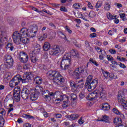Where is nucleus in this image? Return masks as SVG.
Wrapping results in <instances>:
<instances>
[{
    "mask_svg": "<svg viewBox=\"0 0 127 127\" xmlns=\"http://www.w3.org/2000/svg\"><path fill=\"white\" fill-rule=\"evenodd\" d=\"M88 66L85 65H81L79 67H77L75 69L73 72V76L76 79L75 81V84L77 85L76 87L77 89L83 88L84 86V79H82L80 80H78L80 79V75L82 76L83 78L87 77L88 75Z\"/></svg>",
    "mask_w": 127,
    "mask_h": 127,
    "instance_id": "nucleus-1",
    "label": "nucleus"
},
{
    "mask_svg": "<svg viewBox=\"0 0 127 127\" xmlns=\"http://www.w3.org/2000/svg\"><path fill=\"white\" fill-rule=\"evenodd\" d=\"M31 74L29 72H26L23 75L22 77L20 75L18 74L14 77V78L10 81L9 86L11 88H14L15 86H17L19 84L20 81H21L23 84L27 83L29 80L31 79L30 77Z\"/></svg>",
    "mask_w": 127,
    "mask_h": 127,
    "instance_id": "nucleus-2",
    "label": "nucleus"
},
{
    "mask_svg": "<svg viewBox=\"0 0 127 127\" xmlns=\"http://www.w3.org/2000/svg\"><path fill=\"white\" fill-rule=\"evenodd\" d=\"M48 78L53 80L55 85H61L65 82L64 77L62 76L59 72L55 70H51L47 72Z\"/></svg>",
    "mask_w": 127,
    "mask_h": 127,
    "instance_id": "nucleus-3",
    "label": "nucleus"
},
{
    "mask_svg": "<svg viewBox=\"0 0 127 127\" xmlns=\"http://www.w3.org/2000/svg\"><path fill=\"white\" fill-rule=\"evenodd\" d=\"M27 37H20L19 35V32L15 31L13 33L12 38L14 41V43H15L17 45L23 43L24 44H27L29 42Z\"/></svg>",
    "mask_w": 127,
    "mask_h": 127,
    "instance_id": "nucleus-4",
    "label": "nucleus"
},
{
    "mask_svg": "<svg viewBox=\"0 0 127 127\" xmlns=\"http://www.w3.org/2000/svg\"><path fill=\"white\" fill-rule=\"evenodd\" d=\"M71 65V56L68 54H65L62 58L61 63V68L63 70H67Z\"/></svg>",
    "mask_w": 127,
    "mask_h": 127,
    "instance_id": "nucleus-5",
    "label": "nucleus"
},
{
    "mask_svg": "<svg viewBox=\"0 0 127 127\" xmlns=\"http://www.w3.org/2000/svg\"><path fill=\"white\" fill-rule=\"evenodd\" d=\"M60 92L59 91H56L55 93L50 92L49 90L46 89L43 92V96L45 100H48V99H51L53 98L55 99L57 98V95H59Z\"/></svg>",
    "mask_w": 127,
    "mask_h": 127,
    "instance_id": "nucleus-6",
    "label": "nucleus"
},
{
    "mask_svg": "<svg viewBox=\"0 0 127 127\" xmlns=\"http://www.w3.org/2000/svg\"><path fill=\"white\" fill-rule=\"evenodd\" d=\"M20 37H32V29L22 28L19 32Z\"/></svg>",
    "mask_w": 127,
    "mask_h": 127,
    "instance_id": "nucleus-7",
    "label": "nucleus"
},
{
    "mask_svg": "<svg viewBox=\"0 0 127 127\" xmlns=\"http://www.w3.org/2000/svg\"><path fill=\"white\" fill-rule=\"evenodd\" d=\"M4 61L5 62L4 67H5V68L9 69V68H11V67L13 66V60L11 56L8 55H5L4 57Z\"/></svg>",
    "mask_w": 127,
    "mask_h": 127,
    "instance_id": "nucleus-8",
    "label": "nucleus"
},
{
    "mask_svg": "<svg viewBox=\"0 0 127 127\" xmlns=\"http://www.w3.org/2000/svg\"><path fill=\"white\" fill-rule=\"evenodd\" d=\"M98 83L99 81H98V79H94L87 85V86L85 87V88L88 89L89 92H92V91L96 89L97 85H98Z\"/></svg>",
    "mask_w": 127,
    "mask_h": 127,
    "instance_id": "nucleus-9",
    "label": "nucleus"
},
{
    "mask_svg": "<svg viewBox=\"0 0 127 127\" xmlns=\"http://www.w3.org/2000/svg\"><path fill=\"white\" fill-rule=\"evenodd\" d=\"M21 97L23 100H26V99H28V96L30 95V99L31 100V95L32 94V93L31 91H29V90L26 88H24L22 90V91L21 92Z\"/></svg>",
    "mask_w": 127,
    "mask_h": 127,
    "instance_id": "nucleus-10",
    "label": "nucleus"
},
{
    "mask_svg": "<svg viewBox=\"0 0 127 127\" xmlns=\"http://www.w3.org/2000/svg\"><path fill=\"white\" fill-rule=\"evenodd\" d=\"M62 51H64L63 47H60L59 46H56L55 48H52L50 54L53 56H55L59 54V53L62 52Z\"/></svg>",
    "mask_w": 127,
    "mask_h": 127,
    "instance_id": "nucleus-11",
    "label": "nucleus"
},
{
    "mask_svg": "<svg viewBox=\"0 0 127 127\" xmlns=\"http://www.w3.org/2000/svg\"><path fill=\"white\" fill-rule=\"evenodd\" d=\"M96 92L98 98L101 99V100L106 99V97H107V93H106V91L104 90V88L101 87L98 90H96Z\"/></svg>",
    "mask_w": 127,
    "mask_h": 127,
    "instance_id": "nucleus-12",
    "label": "nucleus"
},
{
    "mask_svg": "<svg viewBox=\"0 0 127 127\" xmlns=\"http://www.w3.org/2000/svg\"><path fill=\"white\" fill-rule=\"evenodd\" d=\"M20 88L19 87H15L14 89V93L13 94L14 100L16 102H19L20 100Z\"/></svg>",
    "mask_w": 127,
    "mask_h": 127,
    "instance_id": "nucleus-13",
    "label": "nucleus"
},
{
    "mask_svg": "<svg viewBox=\"0 0 127 127\" xmlns=\"http://www.w3.org/2000/svg\"><path fill=\"white\" fill-rule=\"evenodd\" d=\"M35 88L34 89H33V91H34V92H33V99L32 101H36V100L38 98V91H39V89H40V90H41V89L42 90V88H41V86L39 85H36V86H35Z\"/></svg>",
    "mask_w": 127,
    "mask_h": 127,
    "instance_id": "nucleus-14",
    "label": "nucleus"
},
{
    "mask_svg": "<svg viewBox=\"0 0 127 127\" xmlns=\"http://www.w3.org/2000/svg\"><path fill=\"white\" fill-rule=\"evenodd\" d=\"M98 99V94L97 93V90L94 91L93 92L90 93L88 95L87 97V99L88 101H95Z\"/></svg>",
    "mask_w": 127,
    "mask_h": 127,
    "instance_id": "nucleus-15",
    "label": "nucleus"
},
{
    "mask_svg": "<svg viewBox=\"0 0 127 127\" xmlns=\"http://www.w3.org/2000/svg\"><path fill=\"white\" fill-rule=\"evenodd\" d=\"M19 58L20 61L22 62V63H26V62L28 61V57L27 56V55H26L25 53L23 52L20 53Z\"/></svg>",
    "mask_w": 127,
    "mask_h": 127,
    "instance_id": "nucleus-16",
    "label": "nucleus"
},
{
    "mask_svg": "<svg viewBox=\"0 0 127 127\" xmlns=\"http://www.w3.org/2000/svg\"><path fill=\"white\" fill-rule=\"evenodd\" d=\"M62 100L63 101V104L62 106L63 108H67L68 107L69 104V97L67 95H63L61 96Z\"/></svg>",
    "mask_w": 127,
    "mask_h": 127,
    "instance_id": "nucleus-17",
    "label": "nucleus"
},
{
    "mask_svg": "<svg viewBox=\"0 0 127 127\" xmlns=\"http://www.w3.org/2000/svg\"><path fill=\"white\" fill-rule=\"evenodd\" d=\"M70 86L71 88L72 92H79V88H77V85H76V83L73 80L69 81Z\"/></svg>",
    "mask_w": 127,
    "mask_h": 127,
    "instance_id": "nucleus-18",
    "label": "nucleus"
},
{
    "mask_svg": "<svg viewBox=\"0 0 127 127\" xmlns=\"http://www.w3.org/2000/svg\"><path fill=\"white\" fill-rule=\"evenodd\" d=\"M33 84H36V85H41V84H42V78L40 76H33Z\"/></svg>",
    "mask_w": 127,
    "mask_h": 127,
    "instance_id": "nucleus-19",
    "label": "nucleus"
},
{
    "mask_svg": "<svg viewBox=\"0 0 127 127\" xmlns=\"http://www.w3.org/2000/svg\"><path fill=\"white\" fill-rule=\"evenodd\" d=\"M98 122H104L107 124H111V121H110V117L108 116H103L102 119H98L97 120Z\"/></svg>",
    "mask_w": 127,
    "mask_h": 127,
    "instance_id": "nucleus-20",
    "label": "nucleus"
},
{
    "mask_svg": "<svg viewBox=\"0 0 127 127\" xmlns=\"http://www.w3.org/2000/svg\"><path fill=\"white\" fill-rule=\"evenodd\" d=\"M68 55H70V56H71L72 57H74V58H78L79 57V53L78 52V51L76 50H72L70 52V54H68Z\"/></svg>",
    "mask_w": 127,
    "mask_h": 127,
    "instance_id": "nucleus-21",
    "label": "nucleus"
},
{
    "mask_svg": "<svg viewBox=\"0 0 127 127\" xmlns=\"http://www.w3.org/2000/svg\"><path fill=\"white\" fill-rule=\"evenodd\" d=\"M80 117V116L78 114H73L71 115H68L67 116V119H69L70 121H74L75 120H77Z\"/></svg>",
    "mask_w": 127,
    "mask_h": 127,
    "instance_id": "nucleus-22",
    "label": "nucleus"
},
{
    "mask_svg": "<svg viewBox=\"0 0 127 127\" xmlns=\"http://www.w3.org/2000/svg\"><path fill=\"white\" fill-rule=\"evenodd\" d=\"M113 123L114 125H116L117 126H120V125H122V123H123V121H122V119L116 118H115Z\"/></svg>",
    "mask_w": 127,
    "mask_h": 127,
    "instance_id": "nucleus-23",
    "label": "nucleus"
},
{
    "mask_svg": "<svg viewBox=\"0 0 127 127\" xmlns=\"http://www.w3.org/2000/svg\"><path fill=\"white\" fill-rule=\"evenodd\" d=\"M93 80V75H89L86 81L85 82V87H88V85L91 83V81Z\"/></svg>",
    "mask_w": 127,
    "mask_h": 127,
    "instance_id": "nucleus-24",
    "label": "nucleus"
},
{
    "mask_svg": "<svg viewBox=\"0 0 127 127\" xmlns=\"http://www.w3.org/2000/svg\"><path fill=\"white\" fill-rule=\"evenodd\" d=\"M85 47L87 50H88V51H93V48L91 47L90 43H89L88 41H85Z\"/></svg>",
    "mask_w": 127,
    "mask_h": 127,
    "instance_id": "nucleus-25",
    "label": "nucleus"
},
{
    "mask_svg": "<svg viewBox=\"0 0 127 127\" xmlns=\"http://www.w3.org/2000/svg\"><path fill=\"white\" fill-rule=\"evenodd\" d=\"M6 49H9L10 51H12L14 49V47H13V45L12 43H7V44L5 46Z\"/></svg>",
    "mask_w": 127,
    "mask_h": 127,
    "instance_id": "nucleus-26",
    "label": "nucleus"
},
{
    "mask_svg": "<svg viewBox=\"0 0 127 127\" xmlns=\"http://www.w3.org/2000/svg\"><path fill=\"white\" fill-rule=\"evenodd\" d=\"M32 10H34V11H36V12H39V13L42 12V11H43V12H45V13H47L48 14H50V12L49 11H47V10L45 9H43L41 11H40L38 10V9L34 7H32Z\"/></svg>",
    "mask_w": 127,
    "mask_h": 127,
    "instance_id": "nucleus-27",
    "label": "nucleus"
},
{
    "mask_svg": "<svg viewBox=\"0 0 127 127\" xmlns=\"http://www.w3.org/2000/svg\"><path fill=\"white\" fill-rule=\"evenodd\" d=\"M49 49H50V44L46 42L44 43V45L43 46V50L45 51H48Z\"/></svg>",
    "mask_w": 127,
    "mask_h": 127,
    "instance_id": "nucleus-28",
    "label": "nucleus"
},
{
    "mask_svg": "<svg viewBox=\"0 0 127 127\" xmlns=\"http://www.w3.org/2000/svg\"><path fill=\"white\" fill-rule=\"evenodd\" d=\"M110 108V104L108 103H103L102 106V110H103V111H109Z\"/></svg>",
    "mask_w": 127,
    "mask_h": 127,
    "instance_id": "nucleus-29",
    "label": "nucleus"
},
{
    "mask_svg": "<svg viewBox=\"0 0 127 127\" xmlns=\"http://www.w3.org/2000/svg\"><path fill=\"white\" fill-rule=\"evenodd\" d=\"M33 47L34 49V51H33V53L34 52H39V51H40V49H41V47H40L39 44H36V45L33 46Z\"/></svg>",
    "mask_w": 127,
    "mask_h": 127,
    "instance_id": "nucleus-30",
    "label": "nucleus"
},
{
    "mask_svg": "<svg viewBox=\"0 0 127 127\" xmlns=\"http://www.w3.org/2000/svg\"><path fill=\"white\" fill-rule=\"evenodd\" d=\"M68 99H70L71 101L76 102L77 101V95L74 93H72L70 95L69 97H68Z\"/></svg>",
    "mask_w": 127,
    "mask_h": 127,
    "instance_id": "nucleus-31",
    "label": "nucleus"
},
{
    "mask_svg": "<svg viewBox=\"0 0 127 127\" xmlns=\"http://www.w3.org/2000/svg\"><path fill=\"white\" fill-rule=\"evenodd\" d=\"M107 18L109 19V20H113V19H115V18L117 17L116 15H113L110 12L107 13Z\"/></svg>",
    "mask_w": 127,
    "mask_h": 127,
    "instance_id": "nucleus-32",
    "label": "nucleus"
},
{
    "mask_svg": "<svg viewBox=\"0 0 127 127\" xmlns=\"http://www.w3.org/2000/svg\"><path fill=\"white\" fill-rule=\"evenodd\" d=\"M103 4V3L102 2V1L98 0L96 4L95 5V8H96V10L97 11H98V10H99V7H101V6H102V5Z\"/></svg>",
    "mask_w": 127,
    "mask_h": 127,
    "instance_id": "nucleus-33",
    "label": "nucleus"
},
{
    "mask_svg": "<svg viewBox=\"0 0 127 127\" xmlns=\"http://www.w3.org/2000/svg\"><path fill=\"white\" fill-rule=\"evenodd\" d=\"M101 71L102 72V74L106 78H108V77H110V72L105 71L103 68H101Z\"/></svg>",
    "mask_w": 127,
    "mask_h": 127,
    "instance_id": "nucleus-34",
    "label": "nucleus"
},
{
    "mask_svg": "<svg viewBox=\"0 0 127 127\" xmlns=\"http://www.w3.org/2000/svg\"><path fill=\"white\" fill-rule=\"evenodd\" d=\"M104 8L105 10H110V9L111 8V4L108 2H105Z\"/></svg>",
    "mask_w": 127,
    "mask_h": 127,
    "instance_id": "nucleus-35",
    "label": "nucleus"
},
{
    "mask_svg": "<svg viewBox=\"0 0 127 127\" xmlns=\"http://www.w3.org/2000/svg\"><path fill=\"white\" fill-rule=\"evenodd\" d=\"M89 62L93 63L95 66H97V67H99L100 66V64L97 63L96 61L94 60L93 58H90L89 60Z\"/></svg>",
    "mask_w": 127,
    "mask_h": 127,
    "instance_id": "nucleus-36",
    "label": "nucleus"
},
{
    "mask_svg": "<svg viewBox=\"0 0 127 127\" xmlns=\"http://www.w3.org/2000/svg\"><path fill=\"white\" fill-rule=\"evenodd\" d=\"M46 38H47V33L43 34L42 36L39 38V39L40 41H42L43 40H44V39H45Z\"/></svg>",
    "mask_w": 127,
    "mask_h": 127,
    "instance_id": "nucleus-37",
    "label": "nucleus"
},
{
    "mask_svg": "<svg viewBox=\"0 0 127 127\" xmlns=\"http://www.w3.org/2000/svg\"><path fill=\"white\" fill-rule=\"evenodd\" d=\"M89 17H95L96 16V13L94 11H91L89 13Z\"/></svg>",
    "mask_w": 127,
    "mask_h": 127,
    "instance_id": "nucleus-38",
    "label": "nucleus"
},
{
    "mask_svg": "<svg viewBox=\"0 0 127 127\" xmlns=\"http://www.w3.org/2000/svg\"><path fill=\"white\" fill-rule=\"evenodd\" d=\"M73 7L74 9H79V8L81 7V5L78 3H74L73 5Z\"/></svg>",
    "mask_w": 127,
    "mask_h": 127,
    "instance_id": "nucleus-39",
    "label": "nucleus"
},
{
    "mask_svg": "<svg viewBox=\"0 0 127 127\" xmlns=\"http://www.w3.org/2000/svg\"><path fill=\"white\" fill-rule=\"evenodd\" d=\"M60 10L61 11H64V12H67V11H68L67 8L65 6H61Z\"/></svg>",
    "mask_w": 127,
    "mask_h": 127,
    "instance_id": "nucleus-40",
    "label": "nucleus"
},
{
    "mask_svg": "<svg viewBox=\"0 0 127 127\" xmlns=\"http://www.w3.org/2000/svg\"><path fill=\"white\" fill-rule=\"evenodd\" d=\"M38 31V27L37 25H35V26H33L32 28V32H37Z\"/></svg>",
    "mask_w": 127,
    "mask_h": 127,
    "instance_id": "nucleus-41",
    "label": "nucleus"
},
{
    "mask_svg": "<svg viewBox=\"0 0 127 127\" xmlns=\"http://www.w3.org/2000/svg\"><path fill=\"white\" fill-rule=\"evenodd\" d=\"M113 113H114V114H116V115H118V116H119V115H120V113H121V112H120L118 109L116 108L113 109Z\"/></svg>",
    "mask_w": 127,
    "mask_h": 127,
    "instance_id": "nucleus-42",
    "label": "nucleus"
},
{
    "mask_svg": "<svg viewBox=\"0 0 127 127\" xmlns=\"http://www.w3.org/2000/svg\"><path fill=\"white\" fill-rule=\"evenodd\" d=\"M0 115H2V116H5V114H6V112H5V110L2 108L0 109Z\"/></svg>",
    "mask_w": 127,
    "mask_h": 127,
    "instance_id": "nucleus-43",
    "label": "nucleus"
},
{
    "mask_svg": "<svg viewBox=\"0 0 127 127\" xmlns=\"http://www.w3.org/2000/svg\"><path fill=\"white\" fill-rule=\"evenodd\" d=\"M109 52L111 54H113V55L117 54V51H116V50H114V49L109 50Z\"/></svg>",
    "mask_w": 127,
    "mask_h": 127,
    "instance_id": "nucleus-44",
    "label": "nucleus"
},
{
    "mask_svg": "<svg viewBox=\"0 0 127 127\" xmlns=\"http://www.w3.org/2000/svg\"><path fill=\"white\" fill-rule=\"evenodd\" d=\"M78 122L79 125H83L85 123V121L83 120V117H81Z\"/></svg>",
    "mask_w": 127,
    "mask_h": 127,
    "instance_id": "nucleus-45",
    "label": "nucleus"
},
{
    "mask_svg": "<svg viewBox=\"0 0 127 127\" xmlns=\"http://www.w3.org/2000/svg\"><path fill=\"white\" fill-rule=\"evenodd\" d=\"M107 57L108 61H113L114 58L112 56L108 55Z\"/></svg>",
    "mask_w": 127,
    "mask_h": 127,
    "instance_id": "nucleus-46",
    "label": "nucleus"
},
{
    "mask_svg": "<svg viewBox=\"0 0 127 127\" xmlns=\"http://www.w3.org/2000/svg\"><path fill=\"white\" fill-rule=\"evenodd\" d=\"M12 107H13V105L12 104L9 105L10 108L8 110L7 115H8V114H9V113H10L11 111H13V108Z\"/></svg>",
    "mask_w": 127,
    "mask_h": 127,
    "instance_id": "nucleus-47",
    "label": "nucleus"
},
{
    "mask_svg": "<svg viewBox=\"0 0 127 127\" xmlns=\"http://www.w3.org/2000/svg\"><path fill=\"white\" fill-rule=\"evenodd\" d=\"M22 117L24 118V119H31V116L27 114H23Z\"/></svg>",
    "mask_w": 127,
    "mask_h": 127,
    "instance_id": "nucleus-48",
    "label": "nucleus"
},
{
    "mask_svg": "<svg viewBox=\"0 0 127 127\" xmlns=\"http://www.w3.org/2000/svg\"><path fill=\"white\" fill-rule=\"evenodd\" d=\"M95 50H96V51H97V52H98V53H101L102 51H103L102 50V49H101V48H100L99 47H95Z\"/></svg>",
    "mask_w": 127,
    "mask_h": 127,
    "instance_id": "nucleus-49",
    "label": "nucleus"
},
{
    "mask_svg": "<svg viewBox=\"0 0 127 127\" xmlns=\"http://www.w3.org/2000/svg\"><path fill=\"white\" fill-rule=\"evenodd\" d=\"M117 73L119 75H123V74H125V70L123 69L118 70H117Z\"/></svg>",
    "mask_w": 127,
    "mask_h": 127,
    "instance_id": "nucleus-50",
    "label": "nucleus"
},
{
    "mask_svg": "<svg viewBox=\"0 0 127 127\" xmlns=\"http://www.w3.org/2000/svg\"><path fill=\"white\" fill-rule=\"evenodd\" d=\"M89 36L90 38H95V37H97V34L96 33H93L90 34Z\"/></svg>",
    "mask_w": 127,
    "mask_h": 127,
    "instance_id": "nucleus-51",
    "label": "nucleus"
},
{
    "mask_svg": "<svg viewBox=\"0 0 127 127\" xmlns=\"http://www.w3.org/2000/svg\"><path fill=\"white\" fill-rule=\"evenodd\" d=\"M1 39L3 40L4 41H7V36L6 35H2L1 37Z\"/></svg>",
    "mask_w": 127,
    "mask_h": 127,
    "instance_id": "nucleus-52",
    "label": "nucleus"
},
{
    "mask_svg": "<svg viewBox=\"0 0 127 127\" xmlns=\"http://www.w3.org/2000/svg\"><path fill=\"white\" fill-rule=\"evenodd\" d=\"M65 29H66V30L67 31L68 33H69L70 34H71V33H72V30H71V29H70V27H69L68 26H65Z\"/></svg>",
    "mask_w": 127,
    "mask_h": 127,
    "instance_id": "nucleus-53",
    "label": "nucleus"
},
{
    "mask_svg": "<svg viewBox=\"0 0 127 127\" xmlns=\"http://www.w3.org/2000/svg\"><path fill=\"white\" fill-rule=\"evenodd\" d=\"M87 5L90 9H93L94 8V6H93V5H92V3L90 2H88Z\"/></svg>",
    "mask_w": 127,
    "mask_h": 127,
    "instance_id": "nucleus-54",
    "label": "nucleus"
},
{
    "mask_svg": "<svg viewBox=\"0 0 127 127\" xmlns=\"http://www.w3.org/2000/svg\"><path fill=\"white\" fill-rule=\"evenodd\" d=\"M32 58H33V60H32V62L33 63H35V62H36V61H37L38 59H37V56H32Z\"/></svg>",
    "mask_w": 127,
    "mask_h": 127,
    "instance_id": "nucleus-55",
    "label": "nucleus"
},
{
    "mask_svg": "<svg viewBox=\"0 0 127 127\" xmlns=\"http://www.w3.org/2000/svg\"><path fill=\"white\" fill-rule=\"evenodd\" d=\"M119 66L120 67H121V68H123V69H125V68H127L126 65H125V64H122V63H120Z\"/></svg>",
    "mask_w": 127,
    "mask_h": 127,
    "instance_id": "nucleus-56",
    "label": "nucleus"
},
{
    "mask_svg": "<svg viewBox=\"0 0 127 127\" xmlns=\"http://www.w3.org/2000/svg\"><path fill=\"white\" fill-rule=\"evenodd\" d=\"M108 34L110 36H113L114 35V31L113 30H110L108 32Z\"/></svg>",
    "mask_w": 127,
    "mask_h": 127,
    "instance_id": "nucleus-57",
    "label": "nucleus"
},
{
    "mask_svg": "<svg viewBox=\"0 0 127 127\" xmlns=\"http://www.w3.org/2000/svg\"><path fill=\"white\" fill-rule=\"evenodd\" d=\"M62 117V115H61V114H56L55 115V117L57 119H60Z\"/></svg>",
    "mask_w": 127,
    "mask_h": 127,
    "instance_id": "nucleus-58",
    "label": "nucleus"
},
{
    "mask_svg": "<svg viewBox=\"0 0 127 127\" xmlns=\"http://www.w3.org/2000/svg\"><path fill=\"white\" fill-rule=\"evenodd\" d=\"M115 5L117 6V7H118L119 8H120V7H122V6H123V5H122V4L120 3H116Z\"/></svg>",
    "mask_w": 127,
    "mask_h": 127,
    "instance_id": "nucleus-59",
    "label": "nucleus"
},
{
    "mask_svg": "<svg viewBox=\"0 0 127 127\" xmlns=\"http://www.w3.org/2000/svg\"><path fill=\"white\" fill-rule=\"evenodd\" d=\"M24 127H31V125L29 123H25L23 125Z\"/></svg>",
    "mask_w": 127,
    "mask_h": 127,
    "instance_id": "nucleus-60",
    "label": "nucleus"
},
{
    "mask_svg": "<svg viewBox=\"0 0 127 127\" xmlns=\"http://www.w3.org/2000/svg\"><path fill=\"white\" fill-rule=\"evenodd\" d=\"M9 77H10V73L9 72L6 73L5 74V78H6V79H7V78H8Z\"/></svg>",
    "mask_w": 127,
    "mask_h": 127,
    "instance_id": "nucleus-61",
    "label": "nucleus"
},
{
    "mask_svg": "<svg viewBox=\"0 0 127 127\" xmlns=\"http://www.w3.org/2000/svg\"><path fill=\"white\" fill-rule=\"evenodd\" d=\"M105 58V57H104V54L101 53V55H99V59L100 60H103Z\"/></svg>",
    "mask_w": 127,
    "mask_h": 127,
    "instance_id": "nucleus-62",
    "label": "nucleus"
},
{
    "mask_svg": "<svg viewBox=\"0 0 127 127\" xmlns=\"http://www.w3.org/2000/svg\"><path fill=\"white\" fill-rule=\"evenodd\" d=\"M43 116H44V117H45V118H48V113H47V112H44L43 113Z\"/></svg>",
    "mask_w": 127,
    "mask_h": 127,
    "instance_id": "nucleus-63",
    "label": "nucleus"
},
{
    "mask_svg": "<svg viewBox=\"0 0 127 127\" xmlns=\"http://www.w3.org/2000/svg\"><path fill=\"white\" fill-rule=\"evenodd\" d=\"M114 22L116 24H118V23H119L120 22V20H119V19L115 18L114 19Z\"/></svg>",
    "mask_w": 127,
    "mask_h": 127,
    "instance_id": "nucleus-64",
    "label": "nucleus"
}]
</instances>
